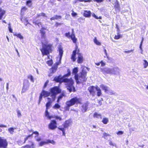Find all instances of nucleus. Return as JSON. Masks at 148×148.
<instances>
[{
  "label": "nucleus",
  "mask_w": 148,
  "mask_h": 148,
  "mask_svg": "<svg viewBox=\"0 0 148 148\" xmlns=\"http://www.w3.org/2000/svg\"><path fill=\"white\" fill-rule=\"evenodd\" d=\"M71 74L70 72L62 77L61 75H59L58 77H56L54 79V80L57 82L60 83L64 82L65 85H66V87L67 89L70 92L72 91L74 92L75 90V88L73 85L74 83L73 81L72 78L70 79H67V77L69 76Z\"/></svg>",
  "instance_id": "nucleus-1"
},
{
  "label": "nucleus",
  "mask_w": 148,
  "mask_h": 148,
  "mask_svg": "<svg viewBox=\"0 0 148 148\" xmlns=\"http://www.w3.org/2000/svg\"><path fill=\"white\" fill-rule=\"evenodd\" d=\"M50 91L52 94L51 95V98L48 97L47 98L48 101L46 105V110L45 112L46 116L49 119H51L52 117L51 116L49 115V113L48 112L47 110L49 108L53 102L55 100L56 95L60 93L61 92V90L58 87L56 86L51 88L50 90Z\"/></svg>",
  "instance_id": "nucleus-2"
},
{
  "label": "nucleus",
  "mask_w": 148,
  "mask_h": 148,
  "mask_svg": "<svg viewBox=\"0 0 148 148\" xmlns=\"http://www.w3.org/2000/svg\"><path fill=\"white\" fill-rule=\"evenodd\" d=\"M78 72L77 68H74L73 71V73L75 74V78L77 84H79L83 82H85L87 80L86 78L87 72L84 68L82 70V71L79 75L77 74Z\"/></svg>",
  "instance_id": "nucleus-3"
},
{
  "label": "nucleus",
  "mask_w": 148,
  "mask_h": 148,
  "mask_svg": "<svg viewBox=\"0 0 148 148\" xmlns=\"http://www.w3.org/2000/svg\"><path fill=\"white\" fill-rule=\"evenodd\" d=\"M100 70L105 74H110L117 75H119L120 73V70L117 66L112 69L108 67L101 68Z\"/></svg>",
  "instance_id": "nucleus-4"
},
{
  "label": "nucleus",
  "mask_w": 148,
  "mask_h": 148,
  "mask_svg": "<svg viewBox=\"0 0 148 148\" xmlns=\"http://www.w3.org/2000/svg\"><path fill=\"white\" fill-rule=\"evenodd\" d=\"M81 102V99L75 97L71 99L70 101H67L66 103L67 106L65 108L66 110H69V107L75 104L80 103Z\"/></svg>",
  "instance_id": "nucleus-5"
},
{
  "label": "nucleus",
  "mask_w": 148,
  "mask_h": 148,
  "mask_svg": "<svg viewBox=\"0 0 148 148\" xmlns=\"http://www.w3.org/2000/svg\"><path fill=\"white\" fill-rule=\"evenodd\" d=\"M58 51L59 52V61L58 62H56L55 64L52 68V69L50 71H51V73H54L56 71V70L58 68V66L61 63V61L62 58L63 52L62 47H58Z\"/></svg>",
  "instance_id": "nucleus-6"
},
{
  "label": "nucleus",
  "mask_w": 148,
  "mask_h": 148,
  "mask_svg": "<svg viewBox=\"0 0 148 148\" xmlns=\"http://www.w3.org/2000/svg\"><path fill=\"white\" fill-rule=\"evenodd\" d=\"M51 45L49 44L47 45L43 44L42 45V48L40 49L42 54L43 56L45 55H48L49 54V51L51 50Z\"/></svg>",
  "instance_id": "nucleus-7"
},
{
  "label": "nucleus",
  "mask_w": 148,
  "mask_h": 148,
  "mask_svg": "<svg viewBox=\"0 0 148 148\" xmlns=\"http://www.w3.org/2000/svg\"><path fill=\"white\" fill-rule=\"evenodd\" d=\"M7 145L8 143L6 140L0 137V148H7Z\"/></svg>",
  "instance_id": "nucleus-8"
},
{
  "label": "nucleus",
  "mask_w": 148,
  "mask_h": 148,
  "mask_svg": "<svg viewBox=\"0 0 148 148\" xmlns=\"http://www.w3.org/2000/svg\"><path fill=\"white\" fill-rule=\"evenodd\" d=\"M57 127V123L56 121L55 120L51 121L48 125L49 128V129L53 130L56 129Z\"/></svg>",
  "instance_id": "nucleus-9"
},
{
  "label": "nucleus",
  "mask_w": 148,
  "mask_h": 148,
  "mask_svg": "<svg viewBox=\"0 0 148 148\" xmlns=\"http://www.w3.org/2000/svg\"><path fill=\"white\" fill-rule=\"evenodd\" d=\"M45 28H42L40 30L42 36V42L43 44L46 43L47 42V40L45 39Z\"/></svg>",
  "instance_id": "nucleus-10"
},
{
  "label": "nucleus",
  "mask_w": 148,
  "mask_h": 148,
  "mask_svg": "<svg viewBox=\"0 0 148 148\" xmlns=\"http://www.w3.org/2000/svg\"><path fill=\"white\" fill-rule=\"evenodd\" d=\"M30 85V83L27 80L25 81L24 82L22 90V93H24L28 89Z\"/></svg>",
  "instance_id": "nucleus-11"
},
{
  "label": "nucleus",
  "mask_w": 148,
  "mask_h": 148,
  "mask_svg": "<svg viewBox=\"0 0 148 148\" xmlns=\"http://www.w3.org/2000/svg\"><path fill=\"white\" fill-rule=\"evenodd\" d=\"M78 51L77 53L78 55L77 62L78 63H82L84 60L82 54L79 53Z\"/></svg>",
  "instance_id": "nucleus-12"
},
{
  "label": "nucleus",
  "mask_w": 148,
  "mask_h": 148,
  "mask_svg": "<svg viewBox=\"0 0 148 148\" xmlns=\"http://www.w3.org/2000/svg\"><path fill=\"white\" fill-rule=\"evenodd\" d=\"M65 35L68 38L71 37L73 42L75 43L76 42L77 39L75 38L74 34H72L71 35H70V32H68L66 33L65 34Z\"/></svg>",
  "instance_id": "nucleus-13"
},
{
  "label": "nucleus",
  "mask_w": 148,
  "mask_h": 148,
  "mask_svg": "<svg viewBox=\"0 0 148 148\" xmlns=\"http://www.w3.org/2000/svg\"><path fill=\"white\" fill-rule=\"evenodd\" d=\"M89 103L88 102H86L83 104L82 106L81 110L83 112H84L86 111L88 108V106Z\"/></svg>",
  "instance_id": "nucleus-14"
},
{
  "label": "nucleus",
  "mask_w": 148,
  "mask_h": 148,
  "mask_svg": "<svg viewBox=\"0 0 148 148\" xmlns=\"http://www.w3.org/2000/svg\"><path fill=\"white\" fill-rule=\"evenodd\" d=\"M88 90L90 94L92 95H94L95 92V90H96V86H90L88 88Z\"/></svg>",
  "instance_id": "nucleus-15"
},
{
  "label": "nucleus",
  "mask_w": 148,
  "mask_h": 148,
  "mask_svg": "<svg viewBox=\"0 0 148 148\" xmlns=\"http://www.w3.org/2000/svg\"><path fill=\"white\" fill-rule=\"evenodd\" d=\"M29 143L31 144V145H27L25 146L22 147L21 148H34L35 145L33 142L31 141H28Z\"/></svg>",
  "instance_id": "nucleus-16"
},
{
  "label": "nucleus",
  "mask_w": 148,
  "mask_h": 148,
  "mask_svg": "<svg viewBox=\"0 0 148 148\" xmlns=\"http://www.w3.org/2000/svg\"><path fill=\"white\" fill-rule=\"evenodd\" d=\"M51 88L50 89L51 90ZM42 95H43V96L44 97H46L50 96L51 97V93L50 90V92L47 91H46L43 90L42 92Z\"/></svg>",
  "instance_id": "nucleus-17"
},
{
  "label": "nucleus",
  "mask_w": 148,
  "mask_h": 148,
  "mask_svg": "<svg viewBox=\"0 0 148 148\" xmlns=\"http://www.w3.org/2000/svg\"><path fill=\"white\" fill-rule=\"evenodd\" d=\"M77 47L73 51V53L72 55L71 59L73 62L75 61L76 59V55L77 54Z\"/></svg>",
  "instance_id": "nucleus-18"
},
{
  "label": "nucleus",
  "mask_w": 148,
  "mask_h": 148,
  "mask_svg": "<svg viewBox=\"0 0 148 148\" xmlns=\"http://www.w3.org/2000/svg\"><path fill=\"white\" fill-rule=\"evenodd\" d=\"M114 8L115 10L119 11L120 10V5L119 2L118 1V0H116V1L114 3Z\"/></svg>",
  "instance_id": "nucleus-19"
},
{
  "label": "nucleus",
  "mask_w": 148,
  "mask_h": 148,
  "mask_svg": "<svg viewBox=\"0 0 148 148\" xmlns=\"http://www.w3.org/2000/svg\"><path fill=\"white\" fill-rule=\"evenodd\" d=\"M100 87L103 90H104V92L105 93L107 92L108 88H109V87L105 85L104 84H102L100 86Z\"/></svg>",
  "instance_id": "nucleus-20"
},
{
  "label": "nucleus",
  "mask_w": 148,
  "mask_h": 148,
  "mask_svg": "<svg viewBox=\"0 0 148 148\" xmlns=\"http://www.w3.org/2000/svg\"><path fill=\"white\" fill-rule=\"evenodd\" d=\"M91 14V12L90 11L85 10L84 12V15L85 17H89L90 16Z\"/></svg>",
  "instance_id": "nucleus-21"
},
{
  "label": "nucleus",
  "mask_w": 148,
  "mask_h": 148,
  "mask_svg": "<svg viewBox=\"0 0 148 148\" xmlns=\"http://www.w3.org/2000/svg\"><path fill=\"white\" fill-rule=\"evenodd\" d=\"M96 90L97 91V95L98 96H100L102 94L101 90L97 86H96Z\"/></svg>",
  "instance_id": "nucleus-22"
},
{
  "label": "nucleus",
  "mask_w": 148,
  "mask_h": 148,
  "mask_svg": "<svg viewBox=\"0 0 148 148\" xmlns=\"http://www.w3.org/2000/svg\"><path fill=\"white\" fill-rule=\"evenodd\" d=\"M5 10H2L1 8H0V20L2 19L3 16L5 14Z\"/></svg>",
  "instance_id": "nucleus-23"
},
{
  "label": "nucleus",
  "mask_w": 148,
  "mask_h": 148,
  "mask_svg": "<svg viewBox=\"0 0 148 148\" xmlns=\"http://www.w3.org/2000/svg\"><path fill=\"white\" fill-rule=\"evenodd\" d=\"M106 93L110 95H112L115 94V92L109 88H108Z\"/></svg>",
  "instance_id": "nucleus-24"
},
{
  "label": "nucleus",
  "mask_w": 148,
  "mask_h": 148,
  "mask_svg": "<svg viewBox=\"0 0 148 148\" xmlns=\"http://www.w3.org/2000/svg\"><path fill=\"white\" fill-rule=\"evenodd\" d=\"M94 117L97 118L98 119L100 118L101 119V115L100 114H98L97 112H95L94 114L93 115Z\"/></svg>",
  "instance_id": "nucleus-25"
},
{
  "label": "nucleus",
  "mask_w": 148,
  "mask_h": 148,
  "mask_svg": "<svg viewBox=\"0 0 148 148\" xmlns=\"http://www.w3.org/2000/svg\"><path fill=\"white\" fill-rule=\"evenodd\" d=\"M61 18V16H60L56 15L50 18V20L52 21V20H55V19H60Z\"/></svg>",
  "instance_id": "nucleus-26"
},
{
  "label": "nucleus",
  "mask_w": 148,
  "mask_h": 148,
  "mask_svg": "<svg viewBox=\"0 0 148 148\" xmlns=\"http://www.w3.org/2000/svg\"><path fill=\"white\" fill-rule=\"evenodd\" d=\"M70 123V122L69 121H66L64 124V127L65 128L68 127L69 126Z\"/></svg>",
  "instance_id": "nucleus-27"
},
{
  "label": "nucleus",
  "mask_w": 148,
  "mask_h": 148,
  "mask_svg": "<svg viewBox=\"0 0 148 148\" xmlns=\"http://www.w3.org/2000/svg\"><path fill=\"white\" fill-rule=\"evenodd\" d=\"M65 94L64 93H62L58 97L57 102L59 103L60 101L62 99L63 97L64 96Z\"/></svg>",
  "instance_id": "nucleus-28"
},
{
  "label": "nucleus",
  "mask_w": 148,
  "mask_h": 148,
  "mask_svg": "<svg viewBox=\"0 0 148 148\" xmlns=\"http://www.w3.org/2000/svg\"><path fill=\"white\" fill-rule=\"evenodd\" d=\"M108 119L107 118H104L102 120V122L105 124H107L108 122Z\"/></svg>",
  "instance_id": "nucleus-29"
},
{
  "label": "nucleus",
  "mask_w": 148,
  "mask_h": 148,
  "mask_svg": "<svg viewBox=\"0 0 148 148\" xmlns=\"http://www.w3.org/2000/svg\"><path fill=\"white\" fill-rule=\"evenodd\" d=\"M94 42L97 45H101V43L98 41L96 37H95L94 39Z\"/></svg>",
  "instance_id": "nucleus-30"
},
{
  "label": "nucleus",
  "mask_w": 148,
  "mask_h": 148,
  "mask_svg": "<svg viewBox=\"0 0 148 148\" xmlns=\"http://www.w3.org/2000/svg\"><path fill=\"white\" fill-rule=\"evenodd\" d=\"M15 129L13 127H10L8 129V131L11 134H13Z\"/></svg>",
  "instance_id": "nucleus-31"
},
{
  "label": "nucleus",
  "mask_w": 148,
  "mask_h": 148,
  "mask_svg": "<svg viewBox=\"0 0 148 148\" xmlns=\"http://www.w3.org/2000/svg\"><path fill=\"white\" fill-rule=\"evenodd\" d=\"M27 78L30 80L31 82H34V77L32 75H28L27 76Z\"/></svg>",
  "instance_id": "nucleus-32"
},
{
  "label": "nucleus",
  "mask_w": 148,
  "mask_h": 148,
  "mask_svg": "<svg viewBox=\"0 0 148 148\" xmlns=\"http://www.w3.org/2000/svg\"><path fill=\"white\" fill-rule=\"evenodd\" d=\"M60 107V106L58 103H56L53 106V108L54 109H59Z\"/></svg>",
  "instance_id": "nucleus-33"
},
{
  "label": "nucleus",
  "mask_w": 148,
  "mask_h": 148,
  "mask_svg": "<svg viewBox=\"0 0 148 148\" xmlns=\"http://www.w3.org/2000/svg\"><path fill=\"white\" fill-rule=\"evenodd\" d=\"M52 117V118H55L57 120H59V121H61L62 120V118L58 116H55L54 117L53 116H51Z\"/></svg>",
  "instance_id": "nucleus-34"
},
{
  "label": "nucleus",
  "mask_w": 148,
  "mask_h": 148,
  "mask_svg": "<svg viewBox=\"0 0 148 148\" xmlns=\"http://www.w3.org/2000/svg\"><path fill=\"white\" fill-rule=\"evenodd\" d=\"M26 4L29 7H30L32 5V1L31 0H29L26 2Z\"/></svg>",
  "instance_id": "nucleus-35"
},
{
  "label": "nucleus",
  "mask_w": 148,
  "mask_h": 148,
  "mask_svg": "<svg viewBox=\"0 0 148 148\" xmlns=\"http://www.w3.org/2000/svg\"><path fill=\"white\" fill-rule=\"evenodd\" d=\"M144 63L143 64L144 65V68H146L148 66V62L147 60H144Z\"/></svg>",
  "instance_id": "nucleus-36"
},
{
  "label": "nucleus",
  "mask_w": 148,
  "mask_h": 148,
  "mask_svg": "<svg viewBox=\"0 0 148 148\" xmlns=\"http://www.w3.org/2000/svg\"><path fill=\"white\" fill-rule=\"evenodd\" d=\"M27 10V8L25 7H23L21 10V14L23 15L24 12Z\"/></svg>",
  "instance_id": "nucleus-37"
},
{
  "label": "nucleus",
  "mask_w": 148,
  "mask_h": 148,
  "mask_svg": "<svg viewBox=\"0 0 148 148\" xmlns=\"http://www.w3.org/2000/svg\"><path fill=\"white\" fill-rule=\"evenodd\" d=\"M14 35L17 36L21 39H22L23 38V36L20 34H14Z\"/></svg>",
  "instance_id": "nucleus-38"
},
{
  "label": "nucleus",
  "mask_w": 148,
  "mask_h": 148,
  "mask_svg": "<svg viewBox=\"0 0 148 148\" xmlns=\"http://www.w3.org/2000/svg\"><path fill=\"white\" fill-rule=\"evenodd\" d=\"M47 64L49 66H51L53 64V62L52 60L47 61Z\"/></svg>",
  "instance_id": "nucleus-39"
},
{
  "label": "nucleus",
  "mask_w": 148,
  "mask_h": 148,
  "mask_svg": "<svg viewBox=\"0 0 148 148\" xmlns=\"http://www.w3.org/2000/svg\"><path fill=\"white\" fill-rule=\"evenodd\" d=\"M32 137V134L29 135L26 138H25L24 141V143H25L26 141L27 140V139L30 137Z\"/></svg>",
  "instance_id": "nucleus-40"
},
{
  "label": "nucleus",
  "mask_w": 148,
  "mask_h": 148,
  "mask_svg": "<svg viewBox=\"0 0 148 148\" xmlns=\"http://www.w3.org/2000/svg\"><path fill=\"white\" fill-rule=\"evenodd\" d=\"M47 144V141H41L39 143V145L40 146H42L43 145Z\"/></svg>",
  "instance_id": "nucleus-41"
},
{
  "label": "nucleus",
  "mask_w": 148,
  "mask_h": 148,
  "mask_svg": "<svg viewBox=\"0 0 148 148\" xmlns=\"http://www.w3.org/2000/svg\"><path fill=\"white\" fill-rule=\"evenodd\" d=\"M47 144L49 143H51L53 145L55 144V142L53 140H47Z\"/></svg>",
  "instance_id": "nucleus-42"
},
{
  "label": "nucleus",
  "mask_w": 148,
  "mask_h": 148,
  "mask_svg": "<svg viewBox=\"0 0 148 148\" xmlns=\"http://www.w3.org/2000/svg\"><path fill=\"white\" fill-rule=\"evenodd\" d=\"M17 112L18 117H20L21 116V114L20 112V111L19 110H17Z\"/></svg>",
  "instance_id": "nucleus-43"
},
{
  "label": "nucleus",
  "mask_w": 148,
  "mask_h": 148,
  "mask_svg": "<svg viewBox=\"0 0 148 148\" xmlns=\"http://www.w3.org/2000/svg\"><path fill=\"white\" fill-rule=\"evenodd\" d=\"M77 1H79L80 2L84 1V2H90L92 1V0H77Z\"/></svg>",
  "instance_id": "nucleus-44"
},
{
  "label": "nucleus",
  "mask_w": 148,
  "mask_h": 148,
  "mask_svg": "<svg viewBox=\"0 0 148 148\" xmlns=\"http://www.w3.org/2000/svg\"><path fill=\"white\" fill-rule=\"evenodd\" d=\"M121 35H116L114 37V39L116 40L119 39L121 37Z\"/></svg>",
  "instance_id": "nucleus-45"
},
{
  "label": "nucleus",
  "mask_w": 148,
  "mask_h": 148,
  "mask_svg": "<svg viewBox=\"0 0 148 148\" xmlns=\"http://www.w3.org/2000/svg\"><path fill=\"white\" fill-rule=\"evenodd\" d=\"M46 16L45 14V13H40V14H38L37 17H39V16Z\"/></svg>",
  "instance_id": "nucleus-46"
},
{
  "label": "nucleus",
  "mask_w": 148,
  "mask_h": 148,
  "mask_svg": "<svg viewBox=\"0 0 148 148\" xmlns=\"http://www.w3.org/2000/svg\"><path fill=\"white\" fill-rule=\"evenodd\" d=\"M9 26L8 27L9 32L11 33H12V29L10 26V24H9Z\"/></svg>",
  "instance_id": "nucleus-47"
},
{
  "label": "nucleus",
  "mask_w": 148,
  "mask_h": 148,
  "mask_svg": "<svg viewBox=\"0 0 148 148\" xmlns=\"http://www.w3.org/2000/svg\"><path fill=\"white\" fill-rule=\"evenodd\" d=\"M92 16L94 17L96 19H98V18H99V19H101V17H99V18H98L97 16L95 14H92Z\"/></svg>",
  "instance_id": "nucleus-48"
},
{
  "label": "nucleus",
  "mask_w": 148,
  "mask_h": 148,
  "mask_svg": "<svg viewBox=\"0 0 148 148\" xmlns=\"http://www.w3.org/2000/svg\"><path fill=\"white\" fill-rule=\"evenodd\" d=\"M43 96V95H42V93L41 92L40 96L39 98V102H40L41 101Z\"/></svg>",
  "instance_id": "nucleus-49"
},
{
  "label": "nucleus",
  "mask_w": 148,
  "mask_h": 148,
  "mask_svg": "<svg viewBox=\"0 0 148 148\" xmlns=\"http://www.w3.org/2000/svg\"><path fill=\"white\" fill-rule=\"evenodd\" d=\"M109 135L108 134H107L106 133H104L103 134V137L104 138H106V137Z\"/></svg>",
  "instance_id": "nucleus-50"
},
{
  "label": "nucleus",
  "mask_w": 148,
  "mask_h": 148,
  "mask_svg": "<svg viewBox=\"0 0 148 148\" xmlns=\"http://www.w3.org/2000/svg\"><path fill=\"white\" fill-rule=\"evenodd\" d=\"M117 134L118 135H121L123 134V132L122 131H119L117 132Z\"/></svg>",
  "instance_id": "nucleus-51"
},
{
  "label": "nucleus",
  "mask_w": 148,
  "mask_h": 148,
  "mask_svg": "<svg viewBox=\"0 0 148 148\" xmlns=\"http://www.w3.org/2000/svg\"><path fill=\"white\" fill-rule=\"evenodd\" d=\"M64 128H64H64L62 127H61L60 126L58 127V129H59V130L62 131V132L63 131L65 130Z\"/></svg>",
  "instance_id": "nucleus-52"
},
{
  "label": "nucleus",
  "mask_w": 148,
  "mask_h": 148,
  "mask_svg": "<svg viewBox=\"0 0 148 148\" xmlns=\"http://www.w3.org/2000/svg\"><path fill=\"white\" fill-rule=\"evenodd\" d=\"M104 0H94V1H96L98 3L102 2Z\"/></svg>",
  "instance_id": "nucleus-53"
},
{
  "label": "nucleus",
  "mask_w": 148,
  "mask_h": 148,
  "mask_svg": "<svg viewBox=\"0 0 148 148\" xmlns=\"http://www.w3.org/2000/svg\"><path fill=\"white\" fill-rule=\"evenodd\" d=\"M71 14L73 16H75L77 15V13L73 11Z\"/></svg>",
  "instance_id": "nucleus-54"
},
{
  "label": "nucleus",
  "mask_w": 148,
  "mask_h": 148,
  "mask_svg": "<svg viewBox=\"0 0 148 148\" xmlns=\"http://www.w3.org/2000/svg\"><path fill=\"white\" fill-rule=\"evenodd\" d=\"M35 23L36 25H37L39 27L40 26H41V23H38L37 22H36Z\"/></svg>",
  "instance_id": "nucleus-55"
},
{
  "label": "nucleus",
  "mask_w": 148,
  "mask_h": 148,
  "mask_svg": "<svg viewBox=\"0 0 148 148\" xmlns=\"http://www.w3.org/2000/svg\"><path fill=\"white\" fill-rule=\"evenodd\" d=\"M100 63H101V66H104L106 64L104 62H103L102 61H101Z\"/></svg>",
  "instance_id": "nucleus-56"
},
{
  "label": "nucleus",
  "mask_w": 148,
  "mask_h": 148,
  "mask_svg": "<svg viewBox=\"0 0 148 148\" xmlns=\"http://www.w3.org/2000/svg\"><path fill=\"white\" fill-rule=\"evenodd\" d=\"M48 83H49V81L47 80L44 84V88H45L47 86Z\"/></svg>",
  "instance_id": "nucleus-57"
},
{
  "label": "nucleus",
  "mask_w": 148,
  "mask_h": 148,
  "mask_svg": "<svg viewBox=\"0 0 148 148\" xmlns=\"http://www.w3.org/2000/svg\"><path fill=\"white\" fill-rule=\"evenodd\" d=\"M33 134H36L37 135V136H38L39 135V133L37 131H35L33 132L32 135Z\"/></svg>",
  "instance_id": "nucleus-58"
},
{
  "label": "nucleus",
  "mask_w": 148,
  "mask_h": 148,
  "mask_svg": "<svg viewBox=\"0 0 148 148\" xmlns=\"http://www.w3.org/2000/svg\"><path fill=\"white\" fill-rule=\"evenodd\" d=\"M0 127H7V126L5 125H4L2 124H0Z\"/></svg>",
  "instance_id": "nucleus-59"
},
{
  "label": "nucleus",
  "mask_w": 148,
  "mask_h": 148,
  "mask_svg": "<svg viewBox=\"0 0 148 148\" xmlns=\"http://www.w3.org/2000/svg\"><path fill=\"white\" fill-rule=\"evenodd\" d=\"M104 53H105V54L106 55V56L108 58V56H107V51H106V49H104Z\"/></svg>",
  "instance_id": "nucleus-60"
},
{
  "label": "nucleus",
  "mask_w": 148,
  "mask_h": 148,
  "mask_svg": "<svg viewBox=\"0 0 148 148\" xmlns=\"http://www.w3.org/2000/svg\"><path fill=\"white\" fill-rule=\"evenodd\" d=\"M133 50H130V51H125V53H129L130 52L132 51Z\"/></svg>",
  "instance_id": "nucleus-61"
},
{
  "label": "nucleus",
  "mask_w": 148,
  "mask_h": 148,
  "mask_svg": "<svg viewBox=\"0 0 148 148\" xmlns=\"http://www.w3.org/2000/svg\"><path fill=\"white\" fill-rule=\"evenodd\" d=\"M109 144L110 145H112V146L114 145V144L111 141H110L109 142Z\"/></svg>",
  "instance_id": "nucleus-62"
},
{
  "label": "nucleus",
  "mask_w": 148,
  "mask_h": 148,
  "mask_svg": "<svg viewBox=\"0 0 148 148\" xmlns=\"http://www.w3.org/2000/svg\"><path fill=\"white\" fill-rule=\"evenodd\" d=\"M60 23H59L58 22H56V24H55V25L56 27H57L58 25H61Z\"/></svg>",
  "instance_id": "nucleus-63"
},
{
  "label": "nucleus",
  "mask_w": 148,
  "mask_h": 148,
  "mask_svg": "<svg viewBox=\"0 0 148 148\" xmlns=\"http://www.w3.org/2000/svg\"><path fill=\"white\" fill-rule=\"evenodd\" d=\"M41 140V138L40 137L36 139V140L38 141H40Z\"/></svg>",
  "instance_id": "nucleus-64"
}]
</instances>
